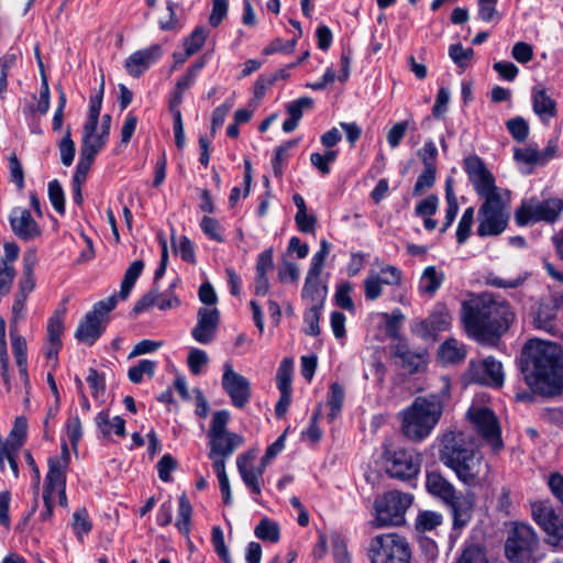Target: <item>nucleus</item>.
<instances>
[{
	"instance_id": "nucleus-24",
	"label": "nucleus",
	"mask_w": 563,
	"mask_h": 563,
	"mask_svg": "<svg viewBox=\"0 0 563 563\" xmlns=\"http://www.w3.org/2000/svg\"><path fill=\"white\" fill-rule=\"evenodd\" d=\"M163 55L162 46L153 44L131 54L125 60V69L129 75L140 77L152 65L157 63Z\"/></svg>"
},
{
	"instance_id": "nucleus-23",
	"label": "nucleus",
	"mask_w": 563,
	"mask_h": 563,
	"mask_svg": "<svg viewBox=\"0 0 563 563\" xmlns=\"http://www.w3.org/2000/svg\"><path fill=\"white\" fill-rule=\"evenodd\" d=\"M198 320L191 330L195 341L200 344H209L214 340L219 324V310L217 308L202 307L197 313Z\"/></svg>"
},
{
	"instance_id": "nucleus-2",
	"label": "nucleus",
	"mask_w": 563,
	"mask_h": 563,
	"mask_svg": "<svg viewBox=\"0 0 563 563\" xmlns=\"http://www.w3.org/2000/svg\"><path fill=\"white\" fill-rule=\"evenodd\" d=\"M515 320V313L505 301L483 296L463 302L462 321L467 335L478 342H488L504 334Z\"/></svg>"
},
{
	"instance_id": "nucleus-19",
	"label": "nucleus",
	"mask_w": 563,
	"mask_h": 563,
	"mask_svg": "<svg viewBox=\"0 0 563 563\" xmlns=\"http://www.w3.org/2000/svg\"><path fill=\"white\" fill-rule=\"evenodd\" d=\"M70 462V453L66 443L60 446V454L48 459V472L44 481L45 495H54L55 489L66 487V474Z\"/></svg>"
},
{
	"instance_id": "nucleus-61",
	"label": "nucleus",
	"mask_w": 563,
	"mask_h": 563,
	"mask_svg": "<svg viewBox=\"0 0 563 563\" xmlns=\"http://www.w3.org/2000/svg\"><path fill=\"white\" fill-rule=\"evenodd\" d=\"M209 358L205 351L200 349H191L188 358L187 364L190 369V372L195 375H198L201 373V369L205 365H207Z\"/></svg>"
},
{
	"instance_id": "nucleus-34",
	"label": "nucleus",
	"mask_w": 563,
	"mask_h": 563,
	"mask_svg": "<svg viewBox=\"0 0 563 563\" xmlns=\"http://www.w3.org/2000/svg\"><path fill=\"white\" fill-rule=\"evenodd\" d=\"M96 424L104 435H110L111 433L120 437L125 435V421L119 416L110 419L107 411H101L96 417Z\"/></svg>"
},
{
	"instance_id": "nucleus-29",
	"label": "nucleus",
	"mask_w": 563,
	"mask_h": 563,
	"mask_svg": "<svg viewBox=\"0 0 563 563\" xmlns=\"http://www.w3.org/2000/svg\"><path fill=\"white\" fill-rule=\"evenodd\" d=\"M467 354L464 343L454 338L446 339L438 349V361L444 365H456L462 363Z\"/></svg>"
},
{
	"instance_id": "nucleus-49",
	"label": "nucleus",
	"mask_w": 563,
	"mask_h": 563,
	"mask_svg": "<svg viewBox=\"0 0 563 563\" xmlns=\"http://www.w3.org/2000/svg\"><path fill=\"white\" fill-rule=\"evenodd\" d=\"M344 401V390L341 385L333 383L330 386L328 405L330 407L329 418L333 420L341 411Z\"/></svg>"
},
{
	"instance_id": "nucleus-48",
	"label": "nucleus",
	"mask_w": 563,
	"mask_h": 563,
	"mask_svg": "<svg viewBox=\"0 0 563 563\" xmlns=\"http://www.w3.org/2000/svg\"><path fill=\"white\" fill-rule=\"evenodd\" d=\"M292 361L284 358L278 367L276 384L279 391L291 393Z\"/></svg>"
},
{
	"instance_id": "nucleus-13",
	"label": "nucleus",
	"mask_w": 563,
	"mask_h": 563,
	"mask_svg": "<svg viewBox=\"0 0 563 563\" xmlns=\"http://www.w3.org/2000/svg\"><path fill=\"white\" fill-rule=\"evenodd\" d=\"M466 416L478 435L485 440L494 451H498L503 446L500 439V427L498 420L487 407L472 406Z\"/></svg>"
},
{
	"instance_id": "nucleus-21",
	"label": "nucleus",
	"mask_w": 563,
	"mask_h": 563,
	"mask_svg": "<svg viewBox=\"0 0 563 563\" xmlns=\"http://www.w3.org/2000/svg\"><path fill=\"white\" fill-rule=\"evenodd\" d=\"M451 320L449 311L441 307L431 312L427 319L415 322L412 332L424 340L434 339L438 333L449 329Z\"/></svg>"
},
{
	"instance_id": "nucleus-46",
	"label": "nucleus",
	"mask_w": 563,
	"mask_h": 563,
	"mask_svg": "<svg viewBox=\"0 0 563 563\" xmlns=\"http://www.w3.org/2000/svg\"><path fill=\"white\" fill-rule=\"evenodd\" d=\"M254 533L263 541L275 543L279 540V526L268 518H264L255 527Z\"/></svg>"
},
{
	"instance_id": "nucleus-7",
	"label": "nucleus",
	"mask_w": 563,
	"mask_h": 563,
	"mask_svg": "<svg viewBox=\"0 0 563 563\" xmlns=\"http://www.w3.org/2000/svg\"><path fill=\"white\" fill-rule=\"evenodd\" d=\"M368 558L371 563H410L411 551L405 537L383 533L371 539Z\"/></svg>"
},
{
	"instance_id": "nucleus-8",
	"label": "nucleus",
	"mask_w": 563,
	"mask_h": 563,
	"mask_svg": "<svg viewBox=\"0 0 563 563\" xmlns=\"http://www.w3.org/2000/svg\"><path fill=\"white\" fill-rule=\"evenodd\" d=\"M412 503V495L391 490L375 499L373 527L398 526L405 521L406 510Z\"/></svg>"
},
{
	"instance_id": "nucleus-63",
	"label": "nucleus",
	"mask_w": 563,
	"mask_h": 563,
	"mask_svg": "<svg viewBox=\"0 0 563 563\" xmlns=\"http://www.w3.org/2000/svg\"><path fill=\"white\" fill-rule=\"evenodd\" d=\"M321 308L322 307L310 306V308L305 313L303 320L308 327L306 330V333L309 335L316 336L320 333L319 321H320Z\"/></svg>"
},
{
	"instance_id": "nucleus-15",
	"label": "nucleus",
	"mask_w": 563,
	"mask_h": 563,
	"mask_svg": "<svg viewBox=\"0 0 563 563\" xmlns=\"http://www.w3.org/2000/svg\"><path fill=\"white\" fill-rule=\"evenodd\" d=\"M466 376L472 383L499 388L504 385L503 365L493 356L483 360H471Z\"/></svg>"
},
{
	"instance_id": "nucleus-47",
	"label": "nucleus",
	"mask_w": 563,
	"mask_h": 563,
	"mask_svg": "<svg viewBox=\"0 0 563 563\" xmlns=\"http://www.w3.org/2000/svg\"><path fill=\"white\" fill-rule=\"evenodd\" d=\"M506 128L512 139L517 142H525L529 136V124L522 117H516L506 122Z\"/></svg>"
},
{
	"instance_id": "nucleus-55",
	"label": "nucleus",
	"mask_w": 563,
	"mask_h": 563,
	"mask_svg": "<svg viewBox=\"0 0 563 563\" xmlns=\"http://www.w3.org/2000/svg\"><path fill=\"white\" fill-rule=\"evenodd\" d=\"M442 522V516L435 511H423L418 515L416 527L419 531H431Z\"/></svg>"
},
{
	"instance_id": "nucleus-62",
	"label": "nucleus",
	"mask_w": 563,
	"mask_h": 563,
	"mask_svg": "<svg viewBox=\"0 0 563 563\" xmlns=\"http://www.w3.org/2000/svg\"><path fill=\"white\" fill-rule=\"evenodd\" d=\"M438 156V148L433 141H427L423 146L418 151V157L422 162L424 168H437L435 159Z\"/></svg>"
},
{
	"instance_id": "nucleus-53",
	"label": "nucleus",
	"mask_w": 563,
	"mask_h": 563,
	"mask_svg": "<svg viewBox=\"0 0 563 563\" xmlns=\"http://www.w3.org/2000/svg\"><path fill=\"white\" fill-rule=\"evenodd\" d=\"M208 32L203 27H196L192 33L184 40V47L188 54H196L205 44Z\"/></svg>"
},
{
	"instance_id": "nucleus-37",
	"label": "nucleus",
	"mask_w": 563,
	"mask_h": 563,
	"mask_svg": "<svg viewBox=\"0 0 563 563\" xmlns=\"http://www.w3.org/2000/svg\"><path fill=\"white\" fill-rule=\"evenodd\" d=\"M26 420L23 417H18L14 421L13 428L4 441V448L11 451H19L24 444L26 437Z\"/></svg>"
},
{
	"instance_id": "nucleus-36",
	"label": "nucleus",
	"mask_w": 563,
	"mask_h": 563,
	"mask_svg": "<svg viewBox=\"0 0 563 563\" xmlns=\"http://www.w3.org/2000/svg\"><path fill=\"white\" fill-rule=\"evenodd\" d=\"M108 137L99 134L82 135V143L80 148V156L86 159L95 161L97 154L104 147Z\"/></svg>"
},
{
	"instance_id": "nucleus-18",
	"label": "nucleus",
	"mask_w": 563,
	"mask_h": 563,
	"mask_svg": "<svg viewBox=\"0 0 563 563\" xmlns=\"http://www.w3.org/2000/svg\"><path fill=\"white\" fill-rule=\"evenodd\" d=\"M402 272L393 265H383L378 272L371 271L364 280V296L367 300H376L382 296L383 285L400 286Z\"/></svg>"
},
{
	"instance_id": "nucleus-52",
	"label": "nucleus",
	"mask_w": 563,
	"mask_h": 563,
	"mask_svg": "<svg viewBox=\"0 0 563 563\" xmlns=\"http://www.w3.org/2000/svg\"><path fill=\"white\" fill-rule=\"evenodd\" d=\"M474 221V208L468 207L464 210L456 229V240L459 244H463L470 236Z\"/></svg>"
},
{
	"instance_id": "nucleus-64",
	"label": "nucleus",
	"mask_w": 563,
	"mask_h": 563,
	"mask_svg": "<svg viewBox=\"0 0 563 563\" xmlns=\"http://www.w3.org/2000/svg\"><path fill=\"white\" fill-rule=\"evenodd\" d=\"M312 107V99L308 97H301L292 102H289L286 106L287 113L289 118L296 121H300L303 114V110L310 109Z\"/></svg>"
},
{
	"instance_id": "nucleus-33",
	"label": "nucleus",
	"mask_w": 563,
	"mask_h": 563,
	"mask_svg": "<svg viewBox=\"0 0 563 563\" xmlns=\"http://www.w3.org/2000/svg\"><path fill=\"white\" fill-rule=\"evenodd\" d=\"M21 54L18 49L10 48L0 57V98L5 99L8 77L12 76Z\"/></svg>"
},
{
	"instance_id": "nucleus-59",
	"label": "nucleus",
	"mask_w": 563,
	"mask_h": 563,
	"mask_svg": "<svg viewBox=\"0 0 563 563\" xmlns=\"http://www.w3.org/2000/svg\"><path fill=\"white\" fill-rule=\"evenodd\" d=\"M331 244L327 240L320 242L319 251L312 256L309 273L320 275L323 268L324 260L329 255Z\"/></svg>"
},
{
	"instance_id": "nucleus-28",
	"label": "nucleus",
	"mask_w": 563,
	"mask_h": 563,
	"mask_svg": "<svg viewBox=\"0 0 563 563\" xmlns=\"http://www.w3.org/2000/svg\"><path fill=\"white\" fill-rule=\"evenodd\" d=\"M426 488L431 496L440 499L443 504L459 493L455 486L437 471L427 474Z\"/></svg>"
},
{
	"instance_id": "nucleus-51",
	"label": "nucleus",
	"mask_w": 563,
	"mask_h": 563,
	"mask_svg": "<svg viewBox=\"0 0 563 563\" xmlns=\"http://www.w3.org/2000/svg\"><path fill=\"white\" fill-rule=\"evenodd\" d=\"M211 542L216 553L222 560L223 563H232L229 549L224 542L223 530L219 526L212 528Z\"/></svg>"
},
{
	"instance_id": "nucleus-57",
	"label": "nucleus",
	"mask_w": 563,
	"mask_h": 563,
	"mask_svg": "<svg viewBox=\"0 0 563 563\" xmlns=\"http://www.w3.org/2000/svg\"><path fill=\"white\" fill-rule=\"evenodd\" d=\"M449 56L461 68H465L474 56L473 48H464L461 44H452L449 47Z\"/></svg>"
},
{
	"instance_id": "nucleus-3",
	"label": "nucleus",
	"mask_w": 563,
	"mask_h": 563,
	"mask_svg": "<svg viewBox=\"0 0 563 563\" xmlns=\"http://www.w3.org/2000/svg\"><path fill=\"white\" fill-rule=\"evenodd\" d=\"M439 459L465 486L475 487L487 482L489 465L467 444L463 432L450 431L440 438Z\"/></svg>"
},
{
	"instance_id": "nucleus-30",
	"label": "nucleus",
	"mask_w": 563,
	"mask_h": 563,
	"mask_svg": "<svg viewBox=\"0 0 563 563\" xmlns=\"http://www.w3.org/2000/svg\"><path fill=\"white\" fill-rule=\"evenodd\" d=\"M444 505L451 510L454 529H462L470 522L472 518V501L461 492Z\"/></svg>"
},
{
	"instance_id": "nucleus-40",
	"label": "nucleus",
	"mask_w": 563,
	"mask_h": 563,
	"mask_svg": "<svg viewBox=\"0 0 563 563\" xmlns=\"http://www.w3.org/2000/svg\"><path fill=\"white\" fill-rule=\"evenodd\" d=\"M71 528L76 538L80 542H82L84 538L90 533L92 523L89 519V515L86 508L77 509L74 512Z\"/></svg>"
},
{
	"instance_id": "nucleus-4",
	"label": "nucleus",
	"mask_w": 563,
	"mask_h": 563,
	"mask_svg": "<svg viewBox=\"0 0 563 563\" xmlns=\"http://www.w3.org/2000/svg\"><path fill=\"white\" fill-rule=\"evenodd\" d=\"M440 382L439 393L417 397L410 406L398 413L400 430L410 441H423L440 421L451 389V383L446 376L441 377Z\"/></svg>"
},
{
	"instance_id": "nucleus-5",
	"label": "nucleus",
	"mask_w": 563,
	"mask_h": 563,
	"mask_svg": "<svg viewBox=\"0 0 563 563\" xmlns=\"http://www.w3.org/2000/svg\"><path fill=\"white\" fill-rule=\"evenodd\" d=\"M477 235L481 238L500 235L510 219V192L484 200L477 213Z\"/></svg>"
},
{
	"instance_id": "nucleus-38",
	"label": "nucleus",
	"mask_w": 563,
	"mask_h": 563,
	"mask_svg": "<svg viewBox=\"0 0 563 563\" xmlns=\"http://www.w3.org/2000/svg\"><path fill=\"white\" fill-rule=\"evenodd\" d=\"M393 352L404 362V364L412 367L413 371H418L424 363L423 355L411 352L405 341H398V343L393 346Z\"/></svg>"
},
{
	"instance_id": "nucleus-45",
	"label": "nucleus",
	"mask_w": 563,
	"mask_h": 563,
	"mask_svg": "<svg viewBox=\"0 0 563 563\" xmlns=\"http://www.w3.org/2000/svg\"><path fill=\"white\" fill-rule=\"evenodd\" d=\"M157 363L152 360H142L135 366L128 371L129 379L134 384H140L144 376L153 377Z\"/></svg>"
},
{
	"instance_id": "nucleus-31",
	"label": "nucleus",
	"mask_w": 563,
	"mask_h": 563,
	"mask_svg": "<svg viewBox=\"0 0 563 563\" xmlns=\"http://www.w3.org/2000/svg\"><path fill=\"white\" fill-rule=\"evenodd\" d=\"M445 279L443 271L438 269L435 266H427L419 279L418 290L421 296L433 298L437 291L441 288Z\"/></svg>"
},
{
	"instance_id": "nucleus-41",
	"label": "nucleus",
	"mask_w": 563,
	"mask_h": 563,
	"mask_svg": "<svg viewBox=\"0 0 563 563\" xmlns=\"http://www.w3.org/2000/svg\"><path fill=\"white\" fill-rule=\"evenodd\" d=\"M206 64H207L206 56H202L197 62H195L186 70V73L178 78L175 89H177L181 93H184L187 89H189L196 81V78L198 77L200 70L206 66Z\"/></svg>"
},
{
	"instance_id": "nucleus-58",
	"label": "nucleus",
	"mask_w": 563,
	"mask_h": 563,
	"mask_svg": "<svg viewBox=\"0 0 563 563\" xmlns=\"http://www.w3.org/2000/svg\"><path fill=\"white\" fill-rule=\"evenodd\" d=\"M445 197H446V210H445V222L443 223V227L441 229L442 232H444L455 220V217L459 212V203L456 200V197L452 190L451 187L446 186L445 189Z\"/></svg>"
},
{
	"instance_id": "nucleus-10",
	"label": "nucleus",
	"mask_w": 563,
	"mask_h": 563,
	"mask_svg": "<svg viewBox=\"0 0 563 563\" xmlns=\"http://www.w3.org/2000/svg\"><path fill=\"white\" fill-rule=\"evenodd\" d=\"M563 212V200L554 197L544 200L531 198L523 200L516 210L515 220L518 225H528L537 222L554 223Z\"/></svg>"
},
{
	"instance_id": "nucleus-39",
	"label": "nucleus",
	"mask_w": 563,
	"mask_h": 563,
	"mask_svg": "<svg viewBox=\"0 0 563 563\" xmlns=\"http://www.w3.org/2000/svg\"><path fill=\"white\" fill-rule=\"evenodd\" d=\"M66 307H59L55 310L53 316L48 319L47 322V341L51 342H62L60 336L64 333L65 325L64 319L66 314Z\"/></svg>"
},
{
	"instance_id": "nucleus-17",
	"label": "nucleus",
	"mask_w": 563,
	"mask_h": 563,
	"mask_svg": "<svg viewBox=\"0 0 563 563\" xmlns=\"http://www.w3.org/2000/svg\"><path fill=\"white\" fill-rule=\"evenodd\" d=\"M532 517L548 536V543L559 545L563 540V517L559 516L553 507L545 501L532 504Z\"/></svg>"
},
{
	"instance_id": "nucleus-26",
	"label": "nucleus",
	"mask_w": 563,
	"mask_h": 563,
	"mask_svg": "<svg viewBox=\"0 0 563 563\" xmlns=\"http://www.w3.org/2000/svg\"><path fill=\"white\" fill-rule=\"evenodd\" d=\"M156 306L159 310L174 309L180 306L179 298L174 294L173 286L164 292L152 290L144 295L134 306V312L140 313Z\"/></svg>"
},
{
	"instance_id": "nucleus-14",
	"label": "nucleus",
	"mask_w": 563,
	"mask_h": 563,
	"mask_svg": "<svg viewBox=\"0 0 563 563\" xmlns=\"http://www.w3.org/2000/svg\"><path fill=\"white\" fill-rule=\"evenodd\" d=\"M421 466L419 454L405 449L386 450L384 453V467L390 477L410 479L418 475Z\"/></svg>"
},
{
	"instance_id": "nucleus-60",
	"label": "nucleus",
	"mask_w": 563,
	"mask_h": 563,
	"mask_svg": "<svg viewBox=\"0 0 563 563\" xmlns=\"http://www.w3.org/2000/svg\"><path fill=\"white\" fill-rule=\"evenodd\" d=\"M437 168H423L413 187V196H420L426 189L431 188L435 181Z\"/></svg>"
},
{
	"instance_id": "nucleus-44",
	"label": "nucleus",
	"mask_w": 563,
	"mask_h": 563,
	"mask_svg": "<svg viewBox=\"0 0 563 563\" xmlns=\"http://www.w3.org/2000/svg\"><path fill=\"white\" fill-rule=\"evenodd\" d=\"M408 130H416V123L411 118L395 123L387 133L388 145L391 148L398 147Z\"/></svg>"
},
{
	"instance_id": "nucleus-1",
	"label": "nucleus",
	"mask_w": 563,
	"mask_h": 563,
	"mask_svg": "<svg viewBox=\"0 0 563 563\" xmlns=\"http://www.w3.org/2000/svg\"><path fill=\"white\" fill-rule=\"evenodd\" d=\"M520 368L533 393L554 396L563 393V349L541 339H529L521 351Z\"/></svg>"
},
{
	"instance_id": "nucleus-12",
	"label": "nucleus",
	"mask_w": 563,
	"mask_h": 563,
	"mask_svg": "<svg viewBox=\"0 0 563 563\" xmlns=\"http://www.w3.org/2000/svg\"><path fill=\"white\" fill-rule=\"evenodd\" d=\"M537 547L538 538L533 529L528 525L518 523L506 541L505 553L514 563H537L539 560L534 555Z\"/></svg>"
},
{
	"instance_id": "nucleus-11",
	"label": "nucleus",
	"mask_w": 563,
	"mask_h": 563,
	"mask_svg": "<svg viewBox=\"0 0 563 563\" xmlns=\"http://www.w3.org/2000/svg\"><path fill=\"white\" fill-rule=\"evenodd\" d=\"M463 169L476 195L487 200L509 194V190L496 186V179L484 161L477 155H470L463 159Z\"/></svg>"
},
{
	"instance_id": "nucleus-32",
	"label": "nucleus",
	"mask_w": 563,
	"mask_h": 563,
	"mask_svg": "<svg viewBox=\"0 0 563 563\" xmlns=\"http://www.w3.org/2000/svg\"><path fill=\"white\" fill-rule=\"evenodd\" d=\"M319 277L320 275L308 272L301 294L302 298L313 307H322L325 298V288L320 285Z\"/></svg>"
},
{
	"instance_id": "nucleus-16",
	"label": "nucleus",
	"mask_w": 563,
	"mask_h": 563,
	"mask_svg": "<svg viewBox=\"0 0 563 563\" xmlns=\"http://www.w3.org/2000/svg\"><path fill=\"white\" fill-rule=\"evenodd\" d=\"M221 385L235 408L242 409L249 404L252 396L251 383L246 377L235 372L230 362L223 364Z\"/></svg>"
},
{
	"instance_id": "nucleus-27",
	"label": "nucleus",
	"mask_w": 563,
	"mask_h": 563,
	"mask_svg": "<svg viewBox=\"0 0 563 563\" xmlns=\"http://www.w3.org/2000/svg\"><path fill=\"white\" fill-rule=\"evenodd\" d=\"M533 324L538 330L563 338V328L558 320L555 305L540 303L533 316Z\"/></svg>"
},
{
	"instance_id": "nucleus-22",
	"label": "nucleus",
	"mask_w": 563,
	"mask_h": 563,
	"mask_svg": "<svg viewBox=\"0 0 563 563\" xmlns=\"http://www.w3.org/2000/svg\"><path fill=\"white\" fill-rule=\"evenodd\" d=\"M9 221L13 233L22 241H33L42 234L40 225L27 209L14 208L10 212Z\"/></svg>"
},
{
	"instance_id": "nucleus-20",
	"label": "nucleus",
	"mask_w": 563,
	"mask_h": 563,
	"mask_svg": "<svg viewBox=\"0 0 563 563\" xmlns=\"http://www.w3.org/2000/svg\"><path fill=\"white\" fill-rule=\"evenodd\" d=\"M255 454L246 452L236 459V467L245 486L252 494L258 496L262 493L263 474L266 468L262 463L255 467L253 461Z\"/></svg>"
},
{
	"instance_id": "nucleus-9",
	"label": "nucleus",
	"mask_w": 563,
	"mask_h": 563,
	"mask_svg": "<svg viewBox=\"0 0 563 563\" xmlns=\"http://www.w3.org/2000/svg\"><path fill=\"white\" fill-rule=\"evenodd\" d=\"M117 302L118 297L115 295L96 302L92 310L80 320L75 331V338L81 343L92 345L103 333L108 314L115 308Z\"/></svg>"
},
{
	"instance_id": "nucleus-54",
	"label": "nucleus",
	"mask_w": 563,
	"mask_h": 563,
	"mask_svg": "<svg viewBox=\"0 0 563 563\" xmlns=\"http://www.w3.org/2000/svg\"><path fill=\"white\" fill-rule=\"evenodd\" d=\"M48 198L56 212L63 216L65 213L64 190L56 179L48 183Z\"/></svg>"
},
{
	"instance_id": "nucleus-43",
	"label": "nucleus",
	"mask_w": 563,
	"mask_h": 563,
	"mask_svg": "<svg viewBox=\"0 0 563 563\" xmlns=\"http://www.w3.org/2000/svg\"><path fill=\"white\" fill-rule=\"evenodd\" d=\"M339 152L336 150H327L324 153H311V165L323 176L331 172L330 165L336 161Z\"/></svg>"
},
{
	"instance_id": "nucleus-50",
	"label": "nucleus",
	"mask_w": 563,
	"mask_h": 563,
	"mask_svg": "<svg viewBox=\"0 0 563 563\" xmlns=\"http://www.w3.org/2000/svg\"><path fill=\"white\" fill-rule=\"evenodd\" d=\"M298 141L297 140H290L283 145L276 147L275 155L273 159V170L276 176H282L284 164L287 161L288 152L297 146Z\"/></svg>"
},
{
	"instance_id": "nucleus-35",
	"label": "nucleus",
	"mask_w": 563,
	"mask_h": 563,
	"mask_svg": "<svg viewBox=\"0 0 563 563\" xmlns=\"http://www.w3.org/2000/svg\"><path fill=\"white\" fill-rule=\"evenodd\" d=\"M191 516H192V506L188 500L186 494H181L178 498V509H177V519L175 522L178 531L188 537L191 528Z\"/></svg>"
},
{
	"instance_id": "nucleus-6",
	"label": "nucleus",
	"mask_w": 563,
	"mask_h": 563,
	"mask_svg": "<svg viewBox=\"0 0 563 563\" xmlns=\"http://www.w3.org/2000/svg\"><path fill=\"white\" fill-rule=\"evenodd\" d=\"M230 419L231 415L225 409L213 413L207 434L210 449L209 457H230L238 448L243 445L244 439L242 435L227 430Z\"/></svg>"
},
{
	"instance_id": "nucleus-42",
	"label": "nucleus",
	"mask_w": 563,
	"mask_h": 563,
	"mask_svg": "<svg viewBox=\"0 0 563 563\" xmlns=\"http://www.w3.org/2000/svg\"><path fill=\"white\" fill-rule=\"evenodd\" d=\"M144 268V263L140 260L134 261L125 271L121 288H120V297L122 299H126L130 295L136 279L142 274Z\"/></svg>"
},
{
	"instance_id": "nucleus-56",
	"label": "nucleus",
	"mask_w": 563,
	"mask_h": 563,
	"mask_svg": "<svg viewBox=\"0 0 563 563\" xmlns=\"http://www.w3.org/2000/svg\"><path fill=\"white\" fill-rule=\"evenodd\" d=\"M200 228L210 240L223 242L222 228L217 219L205 216L200 221Z\"/></svg>"
},
{
	"instance_id": "nucleus-25",
	"label": "nucleus",
	"mask_w": 563,
	"mask_h": 563,
	"mask_svg": "<svg viewBox=\"0 0 563 563\" xmlns=\"http://www.w3.org/2000/svg\"><path fill=\"white\" fill-rule=\"evenodd\" d=\"M531 103L533 113L542 123L549 124L558 115L556 101L542 85L532 88Z\"/></svg>"
}]
</instances>
